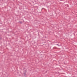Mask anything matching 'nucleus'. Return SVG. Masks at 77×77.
<instances>
[{
    "instance_id": "f257e3e1",
    "label": "nucleus",
    "mask_w": 77,
    "mask_h": 77,
    "mask_svg": "<svg viewBox=\"0 0 77 77\" xmlns=\"http://www.w3.org/2000/svg\"><path fill=\"white\" fill-rule=\"evenodd\" d=\"M20 23H22V22H20Z\"/></svg>"
}]
</instances>
